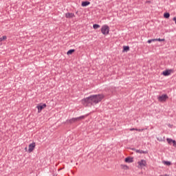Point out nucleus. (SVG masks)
I'll return each mask as SVG.
<instances>
[{
  "label": "nucleus",
  "mask_w": 176,
  "mask_h": 176,
  "mask_svg": "<svg viewBox=\"0 0 176 176\" xmlns=\"http://www.w3.org/2000/svg\"><path fill=\"white\" fill-rule=\"evenodd\" d=\"M105 96L102 94L91 95L87 98L82 100V104L84 107H91V105H97L104 100Z\"/></svg>",
  "instance_id": "1"
},
{
  "label": "nucleus",
  "mask_w": 176,
  "mask_h": 176,
  "mask_svg": "<svg viewBox=\"0 0 176 176\" xmlns=\"http://www.w3.org/2000/svg\"><path fill=\"white\" fill-rule=\"evenodd\" d=\"M105 96L102 94L91 95L87 98L82 100V104L84 107H91V105H97L104 100Z\"/></svg>",
  "instance_id": "2"
},
{
  "label": "nucleus",
  "mask_w": 176,
  "mask_h": 176,
  "mask_svg": "<svg viewBox=\"0 0 176 176\" xmlns=\"http://www.w3.org/2000/svg\"><path fill=\"white\" fill-rule=\"evenodd\" d=\"M82 119H85V116H81L77 118H73L70 120H67L66 122L67 123H69L70 124H72V123H76V122H80V120H82Z\"/></svg>",
  "instance_id": "3"
},
{
  "label": "nucleus",
  "mask_w": 176,
  "mask_h": 176,
  "mask_svg": "<svg viewBox=\"0 0 176 176\" xmlns=\"http://www.w3.org/2000/svg\"><path fill=\"white\" fill-rule=\"evenodd\" d=\"M109 26L108 25H104L102 26L100 31L103 35H108L109 34Z\"/></svg>",
  "instance_id": "4"
},
{
  "label": "nucleus",
  "mask_w": 176,
  "mask_h": 176,
  "mask_svg": "<svg viewBox=\"0 0 176 176\" xmlns=\"http://www.w3.org/2000/svg\"><path fill=\"white\" fill-rule=\"evenodd\" d=\"M157 100L160 102H164V101L168 100V96H167V94H162V96H158Z\"/></svg>",
  "instance_id": "5"
},
{
  "label": "nucleus",
  "mask_w": 176,
  "mask_h": 176,
  "mask_svg": "<svg viewBox=\"0 0 176 176\" xmlns=\"http://www.w3.org/2000/svg\"><path fill=\"white\" fill-rule=\"evenodd\" d=\"M138 168H142L144 167H146V161L145 160H141L138 162Z\"/></svg>",
  "instance_id": "6"
},
{
  "label": "nucleus",
  "mask_w": 176,
  "mask_h": 176,
  "mask_svg": "<svg viewBox=\"0 0 176 176\" xmlns=\"http://www.w3.org/2000/svg\"><path fill=\"white\" fill-rule=\"evenodd\" d=\"M36 108L38 109V113H41V112H42V109H45V108H46V104L44 103L43 104H38Z\"/></svg>",
  "instance_id": "7"
},
{
  "label": "nucleus",
  "mask_w": 176,
  "mask_h": 176,
  "mask_svg": "<svg viewBox=\"0 0 176 176\" xmlns=\"http://www.w3.org/2000/svg\"><path fill=\"white\" fill-rule=\"evenodd\" d=\"M171 72H173V69H166L162 72V75H164V76H170Z\"/></svg>",
  "instance_id": "8"
},
{
  "label": "nucleus",
  "mask_w": 176,
  "mask_h": 176,
  "mask_svg": "<svg viewBox=\"0 0 176 176\" xmlns=\"http://www.w3.org/2000/svg\"><path fill=\"white\" fill-rule=\"evenodd\" d=\"M35 142H32L30 144H29V149H28V152L29 153H31V152H34V149H35Z\"/></svg>",
  "instance_id": "9"
},
{
  "label": "nucleus",
  "mask_w": 176,
  "mask_h": 176,
  "mask_svg": "<svg viewBox=\"0 0 176 176\" xmlns=\"http://www.w3.org/2000/svg\"><path fill=\"white\" fill-rule=\"evenodd\" d=\"M66 19H74L75 17V14L72 12H67L65 14Z\"/></svg>",
  "instance_id": "10"
},
{
  "label": "nucleus",
  "mask_w": 176,
  "mask_h": 176,
  "mask_svg": "<svg viewBox=\"0 0 176 176\" xmlns=\"http://www.w3.org/2000/svg\"><path fill=\"white\" fill-rule=\"evenodd\" d=\"M124 162L126 163H133V157H127L125 158Z\"/></svg>",
  "instance_id": "11"
},
{
  "label": "nucleus",
  "mask_w": 176,
  "mask_h": 176,
  "mask_svg": "<svg viewBox=\"0 0 176 176\" xmlns=\"http://www.w3.org/2000/svg\"><path fill=\"white\" fill-rule=\"evenodd\" d=\"M89 5H90V1H82L81 3V6H82L83 8H86V6H89Z\"/></svg>",
  "instance_id": "12"
},
{
  "label": "nucleus",
  "mask_w": 176,
  "mask_h": 176,
  "mask_svg": "<svg viewBox=\"0 0 176 176\" xmlns=\"http://www.w3.org/2000/svg\"><path fill=\"white\" fill-rule=\"evenodd\" d=\"M166 141L168 142V144H169V145H171L172 144L174 143V140L171 138H166Z\"/></svg>",
  "instance_id": "13"
},
{
  "label": "nucleus",
  "mask_w": 176,
  "mask_h": 176,
  "mask_svg": "<svg viewBox=\"0 0 176 176\" xmlns=\"http://www.w3.org/2000/svg\"><path fill=\"white\" fill-rule=\"evenodd\" d=\"M136 153H140V154H142V153L146 154V153H148V151H144L142 150H136Z\"/></svg>",
  "instance_id": "14"
},
{
  "label": "nucleus",
  "mask_w": 176,
  "mask_h": 176,
  "mask_svg": "<svg viewBox=\"0 0 176 176\" xmlns=\"http://www.w3.org/2000/svg\"><path fill=\"white\" fill-rule=\"evenodd\" d=\"M129 50H130V47L123 46V52H129Z\"/></svg>",
  "instance_id": "15"
},
{
  "label": "nucleus",
  "mask_w": 176,
  "mask_h": 176,
  "mask_svg": "<svg viewBox=\"0 0 176 176\" xmlns=\"http://www.w3.org/2000/svg\"><path fill=\"white\" fill-rule=\"evenodd\" d=\"M164 17L165 19H169V18H170V13H168V12H165V13L164 14Z\"/></svg>",
  "instance_id": "16"
},
{
  "label": "nucleus",
  "mask_w": 176,
  "mask_h": 176,
  "mask_svg": "<svg viewBox=\"0 0 176 176\" xmlns=\"http://www.w3.org/2000/svg\"><path fill=\"white\" fill-rule=\"evenodd\" d=\"M75 52V50H69L67 52V56H69L71 54H72V53Z\"/></svg>",
  "instance_id": "17"
},
{
  "label": "nucleus",
  "mask_w": 176,
  "mask_h": 176,
  "mask_svg": "<svg viewBox=\"0 0 176 176\" xmlns=\"http://www.w3.org/2000/svg\"><path fill=\"white\" fill-rule=\"evenodd\" d=\"M6 39H8V36H3L1 38H0V43L3 42V41H6Z\"/></svg>",
  "instance_id": "18"
},
{
  "label": "nucleus",
  "mask_w": 176,
  "mask_h": 176,
  "mask_svg": "<svg viewBox=\"0 0 176 176\" xmlns=\"http://www.w3.org/2000/svg\"><path fill=\"white\" fill-rule=\"evenodd\" d=\"M94 30H97L98 28H100V25L98 24H94L93 25Z\"/></svg>",
  "instance_id": "19"
},
{
  "label": "nucleus",
  "mask_w": 176,
  "mask_h": 176,
  "mask_svg": "<svg viewBox=\"0 0 176 176\" xmlns=\"http://www.w3.org/2000/svg\"><path fill=\"white\" fill-rule=\"evenodd\" d=\"M164 164H166V166H171V162L170 161H164Z\"/></svg>",
  "instance_id": "20"
},
{
  "label": "nucleus",
  "mask_w": 176,
  "mask_h": 176,
  "mask_svg": "<svg viewBox=\"0 0 176 176\" xmlns=\"http://www.w3.org/2000/svg\"><path fill=\"white\" fill-rule=\"evenodd\" d=\"M155 42L158 41V42H164L165 39L164 38H155Z\"/></svg>",
  "instance_id": "21"
},
{
  "label": "nucleus",
  "mask_w": 176,
  "mask_h": 176,
  "mask_svg": "<svg viewBox=\"0 0 176 176\" xmlns=\"http://www.w3.org/2000/svg\"><path fill=\"white\" fill-rule=\"evenodd\" d=\"M152 42H155V38L148 40L147 43H152Z\"/></svg>",
  "instance_id": "22"
},
{
  "label": "nucleus",
  "mask_w": 176,
  "mask_h": 176,
  "mask_svg": "<svg viewBox=\"0 0 176 176\" xmlns=\"http://www.w3.org/2000/svg\"><path fill=\"white\" fill-rule=\"evenodd\" d=\"M144 130H145V129H136L135 131L142 132Z\"/></svg>",
  "instance_id": "23"
},
{
  "label": "nucleus",
  "mask_w": 176,
  "mask_h": 176,
  "mask_svg": "<svg viewBox=\"0 0 176 176\" xmlns=\"http://www.w3.org/2000/svg\"><path fill=\"white\" fill-rule=\"evenodd\" d=\"M157 141H160V142H162L163 141V138H157Z\"/></svg>",
  "instance_id": "24"
},
{
  "label": "nucleus",
  "mask_w": 176,
  "mask_h": 176,
  "mask_svg": "<svg viewBox=\"0 0 176 176\" xmlns=\"http://www.w3.org/2000/svg\"><path fill=\"white\" fill-rule=\"evenodd\" d=\"M124 170H129V166H127V165H124Z\"/></svg>",
  "instance_id": "25"
},
{
  "label": "nucleus",
  "mask_w": 176,
  "mask_h": 176,
  "mask_svg": "<svg viewBox=\"0 0 176 176\" xmlns=\"http://www.w3.org/2000/svg\"><path fill=\"white\" fill-rule=\"evenodd\" d=\"M135 130H137V129H135V128H131V129H130V131H135Z\"/></svg>",
  "instance_id": "26"
},
{
  "label": "nucleus",
  "mask_w": 176,
  "mask_h": 176,
  "mask_svg": "<svg viewBox=\"0 0 176 176\" xmlns=\"http://www.w3.org/2000/svg\"><path fill=\"white\" fill-rule=\"evenodd\" d=\"M173 146H176V141L175 140L173 141Z\"/></svg>",
  "instance_id": "27"
},
{
  "label": "nucleus",
  "mask_w": 176,
  "mask_h": 176,
  "mask_svg": "<svg viewBox=\"0 0 176 176\" xmlns=\"http://www.w3.org/2000/svg\"><path fill=\"white\" fill-rule=\"evenodd\" d=\"M164 176H168V175H167V174H165V175H164Z\"/></svg>",
  "instance_id": "28"
}]
</instances>
